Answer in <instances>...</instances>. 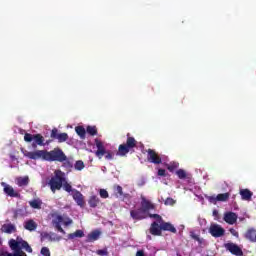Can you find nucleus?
Instances as JSON below:
<instances>
[{
    "mask_svg": "<svg viewBox=\"0 0 256 256\" xmlns=\"http://www.w3.org/2000/svg\"><path fill=\"white\" fill-rule=\"evenodd\" d=\"M141 209L146 213H149V211H153V209H155V204H153L151 200L145 198V196H141Z\"/></svg>",
    "mask_w": 256,
    "mask_h": 256,
    "instance_id": "nucleus-14",
    "label": "nucleus"
},
{
    "mask_svg": "<svg viewBox=\"0 0 256 256\" xmlns=\"http://www.w3.org/2000/svg\"><path fill=\"white\" fill-rule=\"evenodd\" d=\"M230 233L231 235H233L234 237H239V232H237V230H235V228H230Z\"/></svg>",
    "mask_w": 256,
    "mask_h": 256,
    "instance_id": "nucleus-47",
    "label": "nucleus"
},
{
    "mask_svg": "<svg viewBox=\"0 0 256 256\" xmlns=\"http://www.w3.org/2000/svg\"><path fill=\"white\" fill-rule=\"evenodd\" d=\"M176 175L180 179H187V172L183 169H179L176 171Z\"/></svg>",
    "mask_w": 256,
    "mask_h": 256,
    "instance_id": "nucleus-34",
    "label": "nucleus"
},
{
    "mask_svg": "<svg viewBox=\"0 0 256 256\" xmlns=\"http://www.w3.org/2000/svg\"><path fill=\"white\" fill-rule=\"evenodd\" d=\"M86 132L88 135L95 137V135H97V126H87Z\"/></svg>",
    "mask_w": 256,
    "mask_h": 256,
    "instance_id": "nucleus-30",
    "label": "nucleus"
},
{
    "mask_svg": "<svg viewBox=\"0 0 256 256\" xmlns=\"http://www.w3.org/2000/svg\"><path fill=\"white\" fill-rule=\"evenodd\" d=\"M74 169H76V171H83V169H85V163L82 160L76 161Z\"/></svg>",
    "mask_w": 256,
    "mask_h": 256,
    "instance_id": "nucleus-31",
    "label": "nucleus"
},
{
    "mask_svg": "<svg viewBox=\"0 0 256 256\" xmlns=\"http://www.w3.org/2000/svg\"><path fill=\"white\" fill-rule=\"evenodd\" d=\"M24 229H26V231H35L37 229V224L33 219H30L24 223Z\"/></svg>",
    "mask_w": 256,
    "mask_h": 256,
    "instance_id": "nucleus-20",
    "label": "nucleus"
},
{
    "mask_svg": "<svg viewBox=\"0 0 256 256\" xmlns=\"http://www.w3.org/2000/svg\"><path fill=\"white\" fill-rule=\"evenodd\" d=\"M191 237H192V239H194V241H198V242H199V245H201V243H203V239H201V238L199 237V235H197V234H191Z\"/></svg>",
    "mask_w": 256,
    "mask_h": 256,
    "instance_id": "nucleus-43",
    "label": "nucleus"
},
{
    "mask_svg": "<svg viewBox=\"0 0 256 256\" xmlns=\"http://www.w3.org/2000/svg\"><path fill=\"white\" fill-rule=\"evenodd\" d=\"M116 193H118L120 197H123V187H121L120 185L116 186Z\"/></svg>",
    "mask_w": 256,
    "mask_h": 256,
    "instance_id": "nucleus-44",
    "label": "nucleus"
},
{
    "mask_svg": "<svg viewBox=\"0 0 256 256\" xmlns=\"http://www.w3.org/2000/svg\"><path fill=\"white\" fill-rule=\"evenodd\" d=\"M95 143H96V147H97V151H96L95 155H96V157H98V159H102V157L105 155L107 150H105V146L103 145V142H101L99 140H95Z\"/></svg>",
    "mask_w": 256,
    "mask_h": 256,
    "instance_id": "nucleus-16",
    "label": "nucleus"
},
{
    "mask_svg": "<svg viewBox=\"0 0 256 256\" xmlns=\"http://www.w3.org/2000/svg\"><path fill=\"white\" fill-rule=\"evenodd\" d=\"M40 253L43 256H51V251L47 247H42Z\"/></svg>",
    "mask_w": 256,
    "mask_h": 256,
    "instance_id": "nucleus-37",
    "label": "nucleus"
},
{
    "mask_svg": "<svg viewBox=\"0 0 256 256\" xmlns=\"http://www.w3.org/2000/svg\"><path fill=\"white\" fill-rule=\"evenodd\" d=\"M158 175H159V177H166L167 174H166L165 169L160 168L158 170Z\"/></svg>",
    "mask_w": 256,
    "mask_h": 256,
    "instance_id": "nucleus-46",
    "label": "nucleus"
},
{
    "mask_svg": "<svg viewBox=\"0 0 256 256\" xmlns=\"http://www.w3.org/2000/svg\"><path fill=\"white\" fill-rule=\"evenodd\" d=\"M3 233H8V235H11V233H15L17 231V228L13 224H4L2 226Z\"/></svg>",
    "mask_w": 256,
    "mask_h": 256,
    "instance_id": "nucleus-22",
    "label": "nucleus"
},
{
    "mask_svg": "<svg viewBox=\"0 0 256 256\" xmlns=\"http://www.w3.org/2000/svg\"><path fill=\"white\" fill-rule=\"evenodd\" d=\"M136 256H145V252H143V250H139V251L136 253Z\"/></svg>",
    "mask_w": 256,
    "mask_h": 256,
    "instance_id": "nucleus-51",
    "label": "nucleus"
},
{
    "mask_svg": "<svg viewBox=\"0 0 256 256\" xmlns=\"http://www.w3.org/2000/svg\"><path fill=\"white\" fill-rule=\"evenodd\" d=\"M245 239L251 241V243H256V230L255 228H250L246 231L244 235Z\"/></svg>",
    "mask_w": 256,
    "mask_h": 256,
    "instance_id": "nucleus-18",
    "label": "nucleus"
},
{
    "mask_svg": "<svg viewBox=\"0 0 256 256\" xmlns=\"http://www.w3.org/2000/svg\"><path fill=\"white\" fill-rule=\"evenodd\" d=\"M224 247L226 251H229L232 255L243 256V250L241 247L233 242L224 244Z\"/></svg>",
    "mask_w": 256,
    "mask_h": 256,
    "instance_id": "nucleus-8",
    "label": "nucleus"
},
{
    "mask_svg": "<svg viewBox=\"0 0 256 256\" xmlns=\"http://www.w3.org/2000/svg\"><path fill=\"white\" fill-rule=\"evenodd\" d=\"M135 148H137V140L128 133L126 143L119 145L117 155L127 157L128 153H135Z\"/></svg>",
    "mask_w": 256,
    "mask_h": 256,
    "instance_id": "nucleus-4",
    "label": "nucleus"
},
{
    "mask_svg": "<svg viewBox=\"0 0 256 256\" xmlns=\"http://www.w3.org/2000/svg\"><path fill=\"white\" fill-rule=\"evenodd\" d=\"M55 229L59 231V233H62V235H65V231L63 230V227H61V224H53Z\"/></svg>",
    "mask_w": 256,
    "mask_h": 256,
    "instance_id": "nucleus-41",
    "label": "nucleus"
},
{
    "mask_svg": "<svg viewBox=\"0 0 256 256\" xmlns=\"http://www.w3.org/2000/svg\"><path fill=\"white\" fill-rule=\"evenodd\" d=\"M104 156H105V159H106L107 161H113V159H114V157H115V153H113V151H111V150H107V151L105 152Z\"/></svg>",
    "mask_w": 256,
    "mask_h": 256,
    "instance_id": "nucleus-33",
    "label": "nucleus"
},
{
    "mask_svg": "<svg viewBox=\"0 0 256 256\" xmlns=\"http://www.w3.org/2000/svg\"><path fill=\"white\" fill-rule=\"evenodd\" d=\"M208 201L210 202V203H217V197H215V196H209L208 197Z\"/></svg>",
    "mask_w": 256,
    "mask_h": 256,
    "instance_id": "nucleus-48",
    "label": "nucleus"
},
{
    "mask_svg": "<svg viewBox=\"0 0 256 256\" xmlns=\"http://www.w3.org/2000/svg\"><path fill=\"white\" fill-rule=\"evenodd\" d=\"M100 197L102 199H107L109 197V192L105 189H100Z\"/></svg>",
    "mask_w": 256,
    "mask_h": 256,
    "instance_id": "nucleus-39",
    "label": "nucleus"
},
{
    "mask_svg": "<svg viewBox=\"0 0 256 256\" xmlns=\"http://www.w3.org/2000/svg\"><path fill=\"white\" fill-rule=\"evenodd\" d=\"M72 197L79 207H85V197L79 190L74 189Z\"/></svg>",
    "mask_w": 256,
    "mask_h": 256,
    "instance_id": "nucleus-15",
    "label": "nucleus"
},
{
    "mask_svg": "<svg viewBox=\"0 0 256 256\" xmlns=\"http://www.w3.org/2000/svg\"><path fill=\"white\" fill-rule=\"evenodd\" d=\"M101 237V231L94 230L90 234H88V241L93 242L97 241Z\"/></svg>",
    "mask_w": 256,
    "mask_h": 256,
    "instance_id": "nucleus-24",
    "label": "nucleus"
},
{
    "mask_svg": "<svg viewBox=\"0 0 256 256\" xmlns=\"http://www.w3.org/2000/svg\"><path fill=\"white\" fill-rule=\"evenodd\" d=\"M96 255H100V256H107L109 255V252L107 251V248L105 249H100L96 251Z\"/></svg>",
    "mask_w": 256,
    "mask_h": 256,
    "instance_id": "nucleus-38",
    "label": "nucleus"
},
{
    "mask_svg": "<svg viewBox=\"0 0 256 256\" xmlns=\"http://www.w3.org/2000/svg\"><path fill=\"white\" fill-rule=\"evenodd\" d=\"M8 251H6L5 249H0V256H8Z\"/></svg>",
    "mask_w": 256,
    "mask_h": 256,
    "instance_id": "nucleus-50",
    "label": "nucleus"
},
{
    "mask_svg": "<svg viewBox=\"0 0 256 256\" xmlns=\"http://www.w3.org/2000/svg\"><path fill=\"white\" fill-rule=\"evenodd\" d=\"M75 131L81 139H85V135H87V130H85V128L83 126H77L75 128Z\"/></svg>",
    "mask_w": 256,
    "mask_h": 256,
    "instance_id": "nucleus-27",
    "label": "nucleus"
},
{
    "mask_svg": "<svg viewBox=\"0 0 256 256\" xmlns=\"http://www.w3.org/2000/svg\"><path fill=\"white\" fill-rule=\"evenodd\" d=\"M62 188L64 189V191H66V193H73V191L75 190L73 189V186H71V184L67 182V178H65V181L62 184Z\"/></svg>",
    "mask_w": 256,
    "mask_h": 256,
    "instance_id": "nucleus-28",
    "label": "nucleus"
},
{
    "mask_svg": "<svg viewBox=\"0 0 256 256\" xmlns=\"http://www.w3.org/2000/svg\"><path fill=\"white\" fill-rule=\"evenodd\" d=\"M147 217H150V219H157L159 223H162L163 221V217H161L159 214H147Z\"/></svg>",
    "mask_w": 256,
    "mask_h": 256,
    "instance_id": "nucleus-36",
    "label": "nucleus"
},
{
    "mask_svg": "<svg viewBox=\"0 0 256 256\" xmlns=\"http://www.w3.org/2000/svg\"><path fill=\"white\" fill-rule=\"evenodd\" d=\"M146 239L147 241H152L153 237L151 236V234H147Z\"/></svg>",
    "mask_w": 256,
    "mask_h": 256,
    "instance_id": "nucleus-52",
    "label": "nucleus"
},
{
    "mask_svg": "<svg viewBox=\"0 0 256 256\" xmlns=\"http://www.w3.org/2000/svg\"><path fill=\"white\" fill-rule=\"evenodd\" d=\"M240 195L243 201H251V198L253 197V192L249 189H241Z\"/></svg>",
    "mask_w": 256,
    "mask_h": 256,
    "instance_id": "nucleus-19",
    "label": "nucleus"
},
{
    "mask_svg": "<svg viewBox=\"0 0 256 256\" xmlns=\"http://www.w3.org/2000/svg\"><path fill=\"white\" fill-rule=\"evenodd\" d=\"M147 153L148 163H153V165H161V163H163V159L161 158L159 153H157V151L150 148L147 150Z\"/></svg>",
    "mask_w": 256,
    "mask_h": 256,
    "instance_id": "nucleus-7",
    "label": "nucleus"
},
{
    "mask_svg": "<svg viewBox=\"0 0 256 256\" xmlns=\"http://www.w3.org/2000/svg\"><path fill=\"white\" fill-rule=\"evenodd\" d=\"M213 215H214V217H217L219 215V212L217 210H214Z\"/></svg>",
    "mask_w": 256,
    "mask_h": 256,
    "instance_id": "nucleus-53",
    "label": "nucleus"
},
{
    "mask_svg": "<svg viewBox=\"0 0 256 256\" xmlns=\"http://www.w3.org/2000/svg\"><path fill=\"white\" fill-rule=\"evenodd\" d=\"M1 185H2V187H4V193L8 197H16V198L21 197V194H19V192L15 191V189H13V186H11L5 182H2Z\"/></svg>",
    "mask_w": 256,
    "mask_h": 256,
    "instance_id": "nucleus-13",
    "label": "nucleus"
},
{
    "mask_svg": "<svg viewBox=\"0 0 256 256\" xmlns=\"http://www.w3.org/2000/svg\"><path fill=\"white\" fill-rule=\"evenodd\" d=\"M17 185L18 187H27V185H29V177L25 176V177L18 178Z\"/></svg>",
    "mask_w": 256,
    "mask_h": 256,
    "instance_id": "nucleus-26",
    "label": "nucleus"
},
{
    "mask_svg": "<svg viewBox=\"0 0 256 256\" xmlns=\"http://www.w3.org/2000/svg\"><path fill=\"white\" fill-rule=\"evenodd\" d=\"M24 141L26 143H31L32 141H34L32 143L33 149H37V145H39L40 147L45 146V144L49 145V141H47L45 143V137H43V135H41V134L25 133L24 134Z\"/></svg>",
    "mask_w": 256,
    "mask_h": 256,
    "instance_id": "nucleus-6",
    "label": "nucleus"
},
{
    "mask_svg": "<svg viewBox=\"0 0 256 256\" xmlns=\"http://www.w3.org/2000/svg\"><path fill=\"white\" fill-rule=\"evenodd\" d=\"M229 197H231V194L229 192H226V193L218 194L216 196V199L217 201L225 202V201H229Z\"/></svg>",
    "mask_w": 256,
    "mask_h": 256,
    "instance_id": "nucleus-29",
    "label": "nucleus"
},
{
    "mask_svg": "<svg viewBox=\"0 0 256 256\" xmlns=\"http://www.w3.org/2000/svg\"><path fill=\"white\" fill-rule=\"evenodd\" d=\"M224 221L228 223V225H235L237 223V214L235 212H228L224 215Z\"/></svg>",
    "mask_w": 256,
    "mask_h": 256,
    "instance_id": "nucleus-17",
    "label": "nucleus"
},
{
    "mask_svg": "<svg viewBox=\"0 0 256 256\" xmlns=\"http://www.w3.org/2000/svg\"><path fill=\"white\" fill-rule=\"evenodd\" d=\"M82 237H85V232L83 230H76L74 233L68 234V239L73 241V239H81Z\"/></svg>",
    "mask_w": 256,
    "mask_h": 256,
    "instance_id": "nucleus-21",
    "label": "nucleus"
},
{
    "mask_svg": "<svg viewBox=\"0 0 256 256\" xmlns=\"http://www.w3.org/2000/svg\"><path fill=\"white\" fill-rule=\"evenodd\" d=\"M73 224V220L71 218H67V221H64L65 227H69V225Z\"/></svg>",
    "mask_w": 256,
    "mask_h": 256,
    "instance_id": "nucleus-49",
    "label": "nucleus"
},
{
    "mask_svg": "<svg viewBox=\"0 0 256 256\" xmlns=\"http://www.w3.org/2000/svg\"><path fill=\"white\" fill-rule=\"evenodd\" d=\"M63 223V216L57 215L53 220H52V225H61Z\"/></svg>",
    "mask_w": 256,
    "mask_h": 256,
    "instance_id": "nucleus-35",
    "label": "nucleus"
},
{
    "mask_svg": "<svg viewBox=\"0 0 256 256\" xmlns=\"http://www.w3.org/2000/svg\"><path fill=\"white\" fill-rule=\"evenodd\" d=\"M24 157H27L28 159H32L34 161H37L41 159L42 161H49L50 163H53V161H58V163H63V161H67V155H65V152L61 150V148H54L51 151L47 150H36L34 152H29L27 150L22 151Z\"/></svg>",
    "mask_w": 256,
    "mask_h": 256,
    "instance_id": "nucleus-1",
    "label": "nucleus"
},
{
    "mask_svg": "<svg viewBox=\"0 0 256 256\" xmlns=\"http://www.w3.org/2000/svg\"><path fill=\"white\" fill-rule=\"evenodd\" d=\"M51 139H57L58 143H65L69 139V135L67 133H60L57 128H53L50 134Z\"/></svg>",
    "mask_w": 256,
    "mask_h": 256,
    "instance_id": "nucleus-9",
    "label": "nucleus"
},
{
    "mask_svg": "<svg viewBox=\"0 0 256 256\" xmlns=\"http://www.w3.org/2000/svg\"><path fill=\"white\" fill-rule=\"evenodd\" d=\"M209 233L212 237H223V235H225V229H223L219 224H212L209 228Z\"/></svg>",
    "mask_w": 256,
    "mask_h": 256,
    "instance_id": "nucleus-10",
    "label": "nucleus"
},
{
    "mask_svg": "<svg viewBox=\"0 0 256 256\" xmlns=\"http://www.w3.org/2000/svg\"><path fill=\"white\" fill-rule=\"evenodd\" d=\"M175 203H176V201H175L173 198L168 197V198L165 200L164 205L173 206V205H175Z\"/></svg>",
    "mask_w": 256,
    "mask_h": 256,
    "instance_id": "nucleus-40",
    "label": "nucleus"
},
{
    "mask_svg": "<svg viewBox=\"0 0 256 256\" xmlns=\"http://www.w3.org/2000/svg\"><path fill=\"white\" fill-rule=\"evenodd\" d=\"M9 247L14 253H9L8 256H27L25 252H23V249L26 250L27 253H33V248L29 245L28 241H25L21 236H17L15 239H10Z\"/></svg>",
    "mask_w": 256,
    "mask_h": 256,
    "instance_id": "nucleus-2",
    "label": "nucleus"
},
{
    "mask_svg": "<svg viewBox=\"0 0 256 256\" xmlns=\"http://www.w3.org/2000/svg\"><path fill=\"white\" fill-rule=\"evenodd\" d=\"M100 199H99V197H97V196H91L90 198H89V200H88V205H90V207L92 208V209H95V207H97V205H99V203H100Z\"/></svg>",
    "mask_w": 256,
    "mask_h": 256,
    "instance_id": "nucleus-25",
    "label": "nucleus"
},
{
    "mask_svg": "<svg viewBox=\"0 0 256 256\" xmlns=\"http://www.w3.org/2000/svg\"><path fill=\"white\" fill-rule=\"evenodd\" d=\"M62 163H64V167H68L69 169L73 167V163L67 159V156L66 160H64Z\"/></svg>",
    "mask_w": 256,
    "mask_h": 256,
    "instance_id": "nucleus-42",
    "label": "nucleus"
},
{
    "mask_svg": "<svg viewBox=\"0 0 256 256\" xmlns=\"http://www.w3.org/2000/svg\"><path fill=\"white\" fill-rule=\"evenodd\" d=\"M130 217H132L134 221H143V219H147V213L141 208H138L130 211Z\"/></svg>",
    "mask_w": 256,
    "mask_h": 256,
    "instance_id": "nucleus-12",
    "label": "nucleus"
},
{
    "mask_svg": "<svg viewBox=\"0 0 256 256\" xmlns=\"http://www.w3.org/2000/svg\"><path fill=\"white\" fill-rule=\"evenodd\" d=\"M61 239H63V237L55 234V233H49V232H42L40 234V241L43 243V241H61Z\"/></svg>",
    "mask_w": 256,
    "mask_h": 256,
    "instance_id": "nucleus-11",
    "label": "nucleus"
},
{
    "mask_svg": "<svg viewBox=\"0 0 256 256\" xmlns=\"http://www.w3.org/2000/svg\"><path fill=\"white\" fill-rule=\"evenodd\" d=\"M32 209H41L42 202L40 200H32L29 202Z\"/></svg>",
    "mask_w": 256,
    "mask_h": 256,
    "instance_id": "nucleus-32",
    "label": "nucleus"
},
{
    "mask_svg": "<svg viewBox=\"0 0 256 256\" xmlns=\"http://www.w3.org/2000/svg\"><path fill=\"white\" fill-rule=\"evenodd\" d=\"M64 181H65V173L61 170H55L54 176H52L48 181V186L50 187V191H52V193L61 191V189H63Z\"/></svg>",
    "mask_w": 256,
    "mask_h": 256,
    "instance_id": "nucleus-5",
    "label": "nucleus"
},
{
    "mask_svg": "<svg viewBox=\"0 0 256 256\" xmlns=\"http://www.w3.org/2000/svg\"><path fill=\"white\" fill-rule=\"evenodd\" d=\"M163 231H169L170 233H177V228L173 226L170 222L162 221L160 224L157 221L151 223L149 228L150 235L154 237H161Z\"/></svg>",
    "mask_w": 256,
    "mask_h": 256,
    "instance_id": "nucleus-3",
    "label": "nucleus"
},
{
    "mask_svg": "<svg viewBox=\"0 0 256 256\" xmlns=\"http://www.w3.org/2000/svg\"><path fill=\"white\" fill-rule=\"evenodd\" d=\"M178 165L177 164H171L167 167L168 171H170V173H173V171L175 169H177Z\"/></svg>",
    "mask_w": 256,
    "mask_h": 256,
    "instance_id": "nucleus-45",
    "label": "nucleus"
},
{
    "mask_svg": "<svg viewBox=\"0 0 256 256\" xmlns=\"http://www.w3.org/2000/svg\"><path fill=\"white\" fill-rule=\"evenodd\" d=\"M27 215V208H18L14 210V219H19V217H25Z\"/></svg>",
    "mask_w": 256,
    "mask_h": 256,
    "instance_id": "nucleus-23",
    "label": "nucleus"
}]
</instances>
